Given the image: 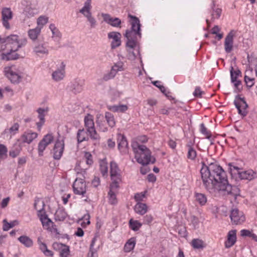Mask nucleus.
<instances>
[{
  "label": "nucleus",
  "mask_w": 257,
  "mask_h": 257,
  "mask_svg": "<svg viewBox=\"0 0 257 257\" xmlns=\"http://www.w3.org/2000/svg\"><path fill=\"white\" fill-rule=\"evenodd\" d=\"M8 149L6 146L3 144H0V159H6L8 157Z\"/></svg>",
  "instance_id": "37998d69"
},
{
  "label": "nucleus",
  "mask_w": 257,
  "mask_h": 257,
  "mask_svg": "<svg viewBox=\"0 0 257 257\" xmlns=\"http://www.w3.org/2000/svg\"><path fill=\"white\" fill-rule=\"evenodd\" d=\"M190 221L195 228L198 227L199 221L198 218L197 217L195 216L194 215L191 216L190 217Z\"/></svg>",
  "instance_id": "052dcab7"
},
{
  "label": "nucleus",
  "mask_w": 257,
  "mask_h": 257,
  "mask_svg": "<svg viewBox=\"0 0 257 257\" xmlns=\"http://www.w3.org/2000/svg\"><path fill=\"white\" fill-rule=\"evenodd\" d=\"M96 239V237H94L91 240V242L90 245L89 252L88 253V257H95V254L97 252V249L98 248V246H97V248L94 247V244Z\"/></svg>",
  "instance_id": "e433bc0d"
},
{
  "label": "nucleus",
  "mask_w": 257,
  "mask_h": 257,
  "mask_svg": "<svg viewBox=\"0 0 257 257\" xmlns=\"http://www.w3.org/2000/svg\"><path fill=\"white\" fill-rule=\"evenodd\" d=\"M42 27H37L36 28L30 29L28 31V34L29 37L33 42H35L38 36L40 34Z\"/></svg>",
  "instance_id": "bb28decb"
},
{
  "label": "nucleus",
  "mask_w": 257,
  "mask_h": 257,
  "mask_svg": "<svg viewBox=\"0 0 257 257\" xmlns=\"http://www.w3.org/2000/svg\"><path fill=\"white\" fill-rule=\"evenodd\" d=\"M20 148L16 149V150H11L9 152V155L12 158H15L19 155L20 152Z\"/></svg>",
  "instance_id": "338daca9"
},
{
  "label": "nucleus",
  "mask_w": 257,
  "mask_h": 257,
  "mask_svg": "<svg viewBox=\"0 0 257 257\" xmlns=\"http://www.w3.org/2000/svg\"><path fill=\"white\" fill-rule=\"evenodd\" d=\"M219 187L216 191V193H221L223 195H231L234 197V200L236 199L237 196H239L240 190L236 186H232L228 184V180H227L226 184L224 183Z\"/></svg>",
  "instance_id": "6e6552de"
},
{
  "label": "nucleus",
  "mask_w": 257,
  "mask_h": 257,
  "mask_svg": "<svg viewBox=\"0 0 257 257\" xmlns=\"http://www.w3.org/2000/svg\"><path fill=\"white\" fill-rule=\"evenodd\" d=\"M117 140L118 150L122 154L127 153L128 152V143L125 137L120 134H118Z\"/></svg>",
  "instance_id": "f3484780"
},
{
  "label": "nucleus",
  "mask_w": 257,
  "mask_h": 257,
  "mask_svg": "<svg viewBox=\"0 0 257 257\" xmlns=\"http://www.w3.org/2000/svg\"><path fill=\"white\" fill-rule=\"evenodd\" d=\"M221 13V10L220 9L217 8L215 10H213L211 14L212 19L214 20L215 19H218L220 16Z\"/></svg>",
  "instance_id": "bf43d9fd"
},
{
  "label": "nucleus",
  "mask_w": 257,
  "mask_h": 257,
  "mask_svg": "<svg viewBox=\"0 0 257 257\" xmlns=\"http://www.w3.org/2000/svg\"><path fill=\"white\" fill-rule=\"evenodd\" d=\"M200 174L203 185L211 193H216L222 184L227 182L226 173L222 168L215 163H210L208 166L202 163Z\"/></svg>",
  "instance_id": "f257e3e1"
},
{
  "label": "nucleus",
  "mask_w": 257,
  "mask_h": 257,
  "mask_svg": "<svg viewBox=\"0 0 257 257\" xmlns=\"http://www.w3.org/2000/svg\"><path fill=\"white\" fill-rule=\"evenodd\" d=\"M230 171L231 175L237 174L239 178L241 180H251L254 178L255 173L252 170H248L246 171H241V169L237 166H234L232 164H229Z\"/></svg>",
  "instance_id": "423d86ee"
},
{
  "label": "nucleus",
  "mask_w": 257,
  "mask_h": 257,
  "mask_svg": "<svg viewBox=\"0 0 257 257\" xmlns=\"http://www.w3.org/2000/svg\"><path fill=\"white\" fill-rule=\"evenodd\" d=\"M44 207L45 203L44 201L40 200H35L34 208L38 211V215L43 227L56 234H59L57 229L54 227V222L48 218V215L46 214Z\"/></svg>",
  "instance_id": "20e7f679"
},
{
  "label": "nucleus",
  "mask_w": 257,
  "mask_h": 257,
  "mask_svg": "<svg viewBox=\"0 0 257 257\" xmlns=\"http://www.w3.org/2000/svg\"><path fill=\"white\" fill-rule=\"evenodd\" d=\"M38 134L36 133L32 132L31 131L25 132L21 137L22 143L30 144L32 141L37 138Z\"/></svg>",
  "instance_id": "412c9836"
},
{
  "label": "nucleus",
  "mask_w": 257,
  "mask_h": 257,
  "mask_svg": "<svg viewBox=\"0 0 257 257\" xmlns=\"http://www.w3.org/2000/svg\"><path fill=\"white\" fill-rule=\"evenodd\" d=\"M236 241V230H232L228 232L227 234V239L225 242V246L226 248H229L233 246Z\"/></svg>",
  "instance_id": "5701e85b"
},
{
  "label": "nucleus",
  "mask_w": 257,
  "mask_h": 257,
  "mask_svg": "<svg viewBox=\"0 0 257 257\" xmlns=\"http://www.w3.org/2000/svg\"><path fill=\"white\" fill-rule=\"evenodd\" d=\"M73 188L75 194L84 196L86 193V184L82 179H76L73 183Z\"/></svg>",
  "instance_id": "4468645a"
},
{
  "label": "nucleus",
  "mask_w": 257,
  "mask_h": 257,
  "mask_svg": "<svg viewBox=\"0 0 257 257\" xmlns=\"http://www.w3.org/2000/svg\"><path fill=\"white\" fill-rule=\"evenodd\" d=\"M86 159V162L88 165H91L93 163L92 156L89 152H86L84 155Z\"/></svg>",
  "instance_id": "680f3d73"
},
{
  "label": "nucleus",
  "mask_w": 257,
  "mask_h": 257,
  "mask_svg": "<svg viewBox=\"0 0 257 257\" xmlns=\"http://www.w3.org/2000/svg\"><path fill=\"white\" fill-rule=\"evenodd\" d=\"M230 217L232 223L235 225L240 224L245 220L243 212L237 208H234L231 210Z\"/></svg>",
  "instance_id": "f8f14e48"
},
{
  "label": "nucleus",
  "mask_w": 257,
  "mask_h": 257,
  "mask_svg": "<svg viewBox=\"0 0 257 257\" xmlns=\"http://www.w3.org/2000/svg\"><path fill=\"white\" fill-rule=\"evenodd\" d=\"M6 57L8 60H15L18 58L19 55L17 53L12 54L11 53H8Z\"/></svg>",
  "instance_id": "774afa93"
},
{
  "label": "nucleus",
  "mask_w": 257,
  "mask_h": 257,
  "mask_svg": "<svg viewBox=\"0 0 257 257\" xmlns=\"http://www.w3.org/2000/svg\"><path fill=\"white\" fill-rule=\"evenodd\" d=\"M91 0H86L84 3L83 7L80 10L79 12L87 18L91 28H94L97 25V22L95 19L92 16L90 12Z\"/></svg>",
  "instance_id": "0eeeda50"
},
{
  "label": "nucleus",
  "mask_w": 257,
  "mask_h": 257,
  "mask_svg": "<svg viewBox=\"0 0 257 257\" xmlns=\"http://www.w3.org/2000/svg\"><path fill=\"white\" fill-rule=\"evenodd\" d=\"M102 17L103 18V20L106 23L113 27H118L121 24V22L119 19L117 18H112L109 14H102Z\"/></svg>",
  "instance_id": "aec40b11"
},
{
  "label": "nucleus",
  "mask_w": 257,
  "mask_h": 257,
  "mask_svg": "<svg viewBox=\"0 0 257 257\" xmlns=\"http://www.w3.org/2000/svg\"><path fill=\"white\" fill-rule=\"evenodd\" d=\"M100 171L103 176L107 174L108 167L106 163H102L100 164Z\"/></svg>",
  "instance_id": "13d9d810"
},
{
  "label": "nucleus",
  "mask_w": 257,
  "mask_h": 257,
  "mask_svg": "<svg viewBox=\"0 0 257 257\" xmlns=\"http://www.w3.org/2000/svg\"><path fill=\"white\" fill-rule=\"evenodd\" d=\"M153 220V217L151 214H147L144 217L143 223L146 224H149Z\"/></svg>",
  "instance_id": "e2e57ef3"
},
{
  "label": "nucleus",
  "mask_w": 257,
  "mask_h": 257,
  "mask_svg": "<svg viewBox=\"0 0 257 257\" xmlns=\"http://www.w3.org/2000/svg\"><path fill=\"white\" fill-rule=\"evenodd\" d=\"M48 18L45 16H40L37 20L38 27H43L46 24L48 23Z\"/></svg>",
  "instance_id": "09e8293b"
},
{
  "label": "nucleus",
  "mask_w": 257,
  "mask_h": 257,
  "mask_svg": "<svg viewBox=\"0 0 257 257\" xmlns=\"http://www.w3.org/2000/svg\"><path fill=\"white\" fill-rule=\"evenodd\" d=\"M131 18L130 24L131 28L126 30L124 37L126 38V46L132 49L137 46L138 37H141L140 32L141 24L139 19L136 16L128 15Z\"/></svg>",
  "instance_id": "f03ea898"
},
{
  "label": "nucleus",
  "mask_w": 257,
  "mask_h": 257,
  "mask_svg": "<svg viewBox=\"0 0 257 257\" xmlns=\"http://www.w3.org/2000/svg\"><path fill=\"white\" fill-rule=\"evenodd\" d=\"M254 78H251L247 76H244V81L246 83L247 87L250 88L254 85Z\"/></svg>",
  "instance_id": "4d7b16f0"
},
{
  "label": "nucleus",
  "mask_w": 257,
  "mask_h": 257,
  "mask_svg": "<svg viewBox=\"0 0 257 257\" xmlns=\"http://www.w3.org/2000/svg\"><path fill=\"white\" fill-rule=\"evenodd\" d=\"M118 188H112L111 187V184L110 185V190L108 192V195L109 196V202L112 205L116 204L117 202V200L116 197L115 191L117 190Z\"/></svg>",
  "instance_id": "2f4dec72"
},
{
  "label": "nucleus",
  "mask_w": 257,
  "mask_h": 257,
  "mask_svg": "<svg viewBox=\"0 0 257 257\" xmlns=\"http://www.w3.org/2000/svg\"><path fill=\"white\" fill-rule=\"evenodd\" d=\"M235 32L231 30L226 36L224 41V50L227 53H229L233 49V37Z\"/></svg>",
  "instance_id": "a211bd4d"
},
{
  "label": "nucleus",
  "mask_w": 257,
  "mask_h": 257,
  "mask_svg": "<svg viewBox=\"0 0 257 257\" xmlns=\"http://www.w3.org/2000/svg\"><path fill=\"white\" fill-rule=\"evenodd\" d=\"M195 197L196 201L201 206L204 205L207 202V197L204 194L195 193Z\"/></svg>",
  "instance_id": "473e14b6"
},
{
  "label": "nucleus",
  "mask_w": 257,
  "mask_h": 257,
  "mask_svg": "<svg viewBox=\"0 0 257 257\" xmlns=\"http://www.w3.org/2000/svg\"><path fill=\"white\" fill-rule=\"evenodd\" d=\"M64 148V142L63 139L62 140H58L54 145L53 148V157L55 160H59L63 154Z\"/></svg>",
  "instance_id": "2eb2a0df"
},
{
  "label": "nucleus",
  "mask_w": 257,
  "mask_h": 257,
  "mask_svg": "<svg viewBox=\"0 0 257 257\" xmlns=\"http://www.w3.org/2000/svg\"><path fill=\"white\" fill-rule=\"evenodd\" d=\"M4 71L6 76L12 83H18L20 82L21 79V73L15 66L6 67Z\"/></svg>",
  "instance_id": "9d476101"
},
{
  "label": "nucleus",
  "mask_w": 257,
  "mask_h": 257,
  "mask_svg": "<svg viewBox=\"0 0 257 257\" xmlns=\"http://www.w3.org/2000/svg\"><path fill=\"white\" fill-rule=\"evenodd\" d=\"M105 118L109 126L113 127L115 125L114 117L112 113L109 112H106Z\"/></svg>",
  "instance_id": "f704fd0d"
},
{
  "label": "nucleus",
  "mask_w": 257,
  "mask_h": 257,
  "mask_svg": "<svg viewBox=\"0 0 257 257\" xmlns=\"http://www.w3.org/2000/svg\"><path fill=\"white\" fill-rule=\"evenodd\" d=\"M160 82L159 81H154L153 82V84L155 85L156 86H157V87H158L160 91L163 93L166 96H167L168 97H169L170 99H173V98H172L171 96H169L168 94H167L166 93V88L160 84Z\"/></svg>",
  "instance_id": "de8ad7c7"
},
{
  "label": "nucleus",
  "mask_w": 257,
  "mask_h": 257,
  "mask_svg": "<svg viewBox=\"0 0 257 257\" xmlns=\"http://www.w3.org/2000/svg\"><path fill=\"white\" fill-rule=\"evenodd\" d=\"M27 43V40L26 38H23L20 40H18V44H17L16 47L15 48V52L17 51L20 48L24 46Z\"/></svg>",
  "instance_id": "864d4df0"
},
{
  "label": "nucleus",
  "mask_w": 257,
  "mask_h": 257,
  "mask_svg": "<svg viewBox=\"0 0 257 257\" xmlns=\"http://www.w3.org/2000/svg\"><path fill=\"white\" fill-rule=\"evenodd\" d=\"M200 132L202 134L206 136L207 139H210L211 138L210 132L207 130L203 123L200 124Z\"/></svg>",
  "instance_id": "603ef678"
},
{
  "label": "nucleus",
  "mask_w": 257,
  "mask_h": 257,
  "mask_svg": "<svg viewBox=\"0 0 257 257\" xmlns=\"http://www.w3.org/2000/svg\"><path fill=\"white\" fill-rule=\"evenodd\" d=\"M89 219L90 215L88 213H87L85 214L81 219H80L79 222H80L81 226L85 227L87 225H89L90 223Z\"/></svg>",
  "instance_id": "a18cd8bd"
},
{
  "label": "nucleus",
  "mask_w": 257,
  "mask_h": 257,
  "mask_svg": "<svg viewBox=\"0 0 257 257\" xmlns=\"http://www.w3.org/2000/svg\"><path fill=\"white\" fill-rule=\"evenodd\" d=\"M3 230L4 231H8L10 228H13L16 225L19 224V222L17 220H14L10 223L8 222L6 219H4L3 221Z\"/></svg>",
  "instance_id": "58836bf2"
},
{
  "label": "nucleus",
  "mask_w": 257,
  "mask_h": 257,
  "mask_svg": "<svg viewBox=\"0 0 257 257\" xmlns=\"http://www.w3.org/2000/svg\"><path fill=\"white\" fill-rule=\"evenodd\" d=\"M135 239L134 238H130L124 245V251L126 252L131 251L135 247Z\"/></svg>",
  "instance_id": "72a5a7b5"
},
{
  "label": "nucleus",
  "mask_w": 257,
  "mask_h": 257,
  "mask_svg": "<svg viewBox=\"0 0 257 257\" xmlns=\"http://www.w3.org/2000/svg\"><path fill=\"white\" fill-rule=\"evenodd\" d=\"M230 72L231 82L235 81V80H237L238 76L241 75V71L239 69L234 70L232 66H231Z\"/></svg>",
  "instance_id": "a19ab883"
},
{
  "label": "nucleus",
  "mask_w": 257,
  "mask_h": 257,
  "mask_svg": "<svg viewBox=\"0 0 257 257\" xmlns=\"http://www.w3.org/2000/svg\"><path fill=\"white\" fill-rule=\"evenodd\" d=\"M107 108L114 112H121L123 113L128 109V107L125 104H118V105H108Z\"/></svg>",
  "instance_id": "cd10ccee"
},
{
  "label": "nucleus",
  "mask_w": 257,
  "mask_h": 257,
  "mask_svg": "<svg viewBox=\"0 0 257 257\" xmlns=\"http://www.w3.org/2000/svg\"><path fill=\"white\" fill-rule=\"evenodd\" d=\"M64 66V65H63L61 69H58L52 73V77L55 81H60L64 78L65 73Z\"/></svg>",
  "instance_id": "393cba45"
},
{
  "label": "nucleus",
  "mask_w": 257,
  "mask_h": 257,
  "mask_svg": "<svg viewBox=\"0 0 257 257\" xmlns=\"http://www.w3.org/2000/svg\"><path fill=\"white\" fill-rule=\"evenodd\" d=\"M18 240L27 247H30L33 244V241L29 236L22 235L18 238Z\"/></svg>",
  "instance_id": "7c9ffc66"
},
{
  "label": "nucleus",
  "mask_w": 257,
  "mask_h": 257,
  "mask_svg": "<svg viewBox=\"0 0 257 257\" xmlns=\"http://www.w3.org/2000/svg\"><path fill=\"white\" fill-rule=\"evenodd\" d=\"M38 243L39 244L40 249L43 252H44V251L47 249V246L46 244L45 243L41 241V238L40 237H39L38 239Z\"/></svg>",
  "instance_id": "0e129e2a"
},
{
  "label": "nucleus",
  "mask_w": 257,
  "mask_h": 257,
  "mask_svg": "<svg viewBox=\"0 0 257 257\" xmlns=\"http://www.w3.org/2000/svg\"><path fill=\"white\" fill-rule=\"evenodd\" d=\"M234 104L237 109L239 114L242 116H245L247 115L248 105L244 98H241L239 95H236L234 101Z\"/></svg>",
  "instance_id": "9b49d317"
},
{
  "label": "nucleus",
  "mask_w": 257,
  "mask_h": 257,
  "mask_svg": "<svg viewBox=\"0 0 257 257\" xmlns=\"http://www.w3.org/2000/svg\"><path fill=\"white\" fill-rule=\"evenodd\" d=\"M32 3H30V5L27 6V7L25 8L24 12L25 13V15L28 17H32L34 16L35 14H37V10L35 8H33L31 7Z\"/></svg>",
  "instance_id": "c9c22d12"
},
{
  "label": "nucleus",
  "mask_w": 257,
  "mask_h": 257,
  "mask_svg": "<svg viewBox=\"0 0 257 257\" xmlns=\"http://www.w3.org/2000/svg\"><path fill=\"white\" fill-rule=\"evenodd\" d=\"M84 121L85 127L88 132L90 139L96 142L99 141L100 137L95 130L93 116L88 114L84 117Z\"/></svg>",
  "instance_id": "39448f33"
},
{
  "label": "nucleus",
  "mask_w": 257,
  "mask_h": 257,
  "mask_svg": "<svg viewBox=\"0 0 257 257\" xmlns=\"http://www.w3.org/2000/svg\"><path fill=\"white\" fill-rule=\"evenodd\" d=\"M130 227L134 231H138L142 226V224L138 220L131 219L129 221Z\"/></svg>",
  "instance_id": "79ce46f5"
},
{
  "label": "nucleus",
  "mask_w": 257,
  "mask_h": 257,
  "mask_svg": "<svg viewBox=\"0 0 257 257\" xmlns=\"http://www.w3.org/2000/svg\"><path fill=\"white\" fill-rule=\"evenodd\" d=\"M192 245L194 248H202L204 247L203 241L199 239H193L192 240Z\"/></svg>",
  "instance_id": "c03bdc74"
},
{
  "label": "nucleus",
  "mask_w": 257,
  "mask_h": 257,
  "mask_svg": "<svg viewBox=\"0 0 257 257\" xmlns=\"http://www.w3.org/2000/svg\"><path fill=\"white\" fill-rule=\"evenodd\" d=\"M89 138L90 139L87 130H85L84 128H82L78 130L77 133L78 144H80L84 141H88Z\"/></svg>",
  "instance_id": "b1692460"
},
{
  "label": "nucleus",
  "mask_w": 257,
  "mask_h": 257,
  "mask_svg": "<svg viewBox=\"0 0 257 257\" xmlns=\"http://www.w3.org/2000/svg\"><path fill=\"white\" fill-rule=\"evenodd\" d=\"M34 51L38 54H44L48 53V49L44 47L43 44H39L38 45L35 46L34 48Z\"/></svg>",
  "instance_id": "4c0bfd02"
},
{
  "label": "nucleus",
  "mask_w": 257,
  "mask_h": 257,
  "mask_svg": "<svg viewBox=\"0 0 257 257\" xmlns=\"http://www.w3.org/2000/svg\"><path fill=\"white\" fill-rule=\"evenodd\" d=\"M19 124L16 122L9 129V131L10 134L14 135L19 131Z\"/></svg>",
  "instance_id": "6e6d98bb"
},
{
  "label": "nucleus",
  "mask_w": 257,
  "mask_h": 257,
  "mask_svg": "<svg viewBox=\"0 0 257 257\" xmlns=\"http://www.w3.org/2000/svg\"><path fill=\"white\" fill-rule=\"evenodd\" d=\"M49 28L51 30L53 36L52 37L58 38L60 39L61 37V33L59 30L55 27L54 24H51L49 26Z\"/></svg>",
  "instance_id": "ea45409f"
},
{
  "label": "nucleus",
  "mask_w": 257,
  "mask_h": 257,
  "mask_svg": "<svg viewBox=\"0 0 257 257\" xmlns=\"http://www.w3.org/2000/svg\"><path fill=\"white\" fill-rule=\"evenodd\" d=\"M53 140L54 137L51 134H47L44 137L38 144V151L39 156L43 155L44 151L49 145L53 142Z\"/></svg>",
  "instance_id": "ddd939ff"
},
{
  "label": "nucleus",
  "mask_w": 257,
  "mask_h": 257,
  "mask_svg": "<svg viewBox=\"0 0 257 257\" xmlns=\"http://www.w3.org/2000/svg\"><path fill=\"white\" fill-rule=\"evenodd\" d=\"M116 74L115 71H114L111 69L110 72L104 75L103 80L105 81H108L114 78Z\"/></svg>",
  "instance_id": "8fccbe9b"
},
{
  "label": "nucleus",
  "mask_w": 257,
  "mask_h": 257,
  "mask_svg": "<svg viewBox=\"0 0 257 257\" xmlns=\"http://www.w3.org/2000/svg\"><path fill=\"white\" fill-rule=\"evenodd\" d=\"M108 38L112 39L111 43V48L115 49L121 45V34L119 32H111L108 34Z\"/></svg>",
  "instance_id": "6ab92c4d"
},
{
  "label": "nucleus",
  "mask_w": 257,
  "mask_h": 257,
  "mask_svg": "<svg viewBox=\"0 0 257 257\" xmlns=\"http://www.w3.org/2000/svg\"><path fill=\"white\" fill-rule=\"evenodd\" d=\"M147 209L148 207L147 205L141 202L137 203L134 207L135 212L141 215L145 214L147 212Z\"/></svg>",
  "instance_id": "c85d7f7f"
},
{
  "label": "nucleus",
  "mask_w": 257,
  "mask_h": 257,
  "mask_svg": "<svg viewBox=\"0 0 257 257\" xmlns=\"http://www.w3.org/2000/svg\"><path fill=\"white\" fill-rule=\"evenodd\" d=\"M67 216V214L65 209L63 208H59L55 212V219L56 221H61L64 220Z\"/></svg>",
  "instance_id": "c756f323"
},
{
  "label": "nucleus",
  "mask_w": 257,
  "mask_h": 257,
  "mask_svg": "<svg viewBox=\"0 0 257 257\" xmlns=\"http://www.w3.org/2000/svg\"><path fill=\"white\" fill-rule=\"evenodd\" d=\"M123 63L122 62H118L117 63L115 64L111 68V69L114 71H115V73L119 71L123 70Z\"/></svg>",
  "instance_id": "3c124183"
},
{
  "label": "nucleus",
  "mask_w": 257,
  "mask_h": 257,
  "mask_svg": "<svg viewBox=\"0 0 257 257\" xmlns=\"http://www.w3.org/2000/svg\"><path fill=\"white\" fill-rule=\"evenodd\" d=\"M53 247L54 248H56L57 247H63V248L61 249L60 253V255L61 257H68V256L69 254L70 250H69V247L68 246H67L66 245H64L62 243H54L53 244Z\"/></svg>",
  "instance_id": "a878e982"
},
{
  "label": "nucleus",
  "mask_w": 257,
  "mask_h": 257,
  "mask_svg": "<svg viewBox=\"0 0 257 257\" xmlns=\"http://www.w3.org/2000/svg\"><path fill=\"white\" fill-rule=\"evenodd\" d=\"M196 157V152L192 147H190L188 150L187 157L191 160H194Z\"/></svg>",
  "instance_id": "5fc2aeb1"
},
{
  "label": "nucleus",
  "mask_w": 257,
  "mask_h": 257,
  "mask_svg": "<svg viewBox=\"0 0 257 257\" xmlns=\"http://www.w3.org/2000/svg\"><path fill=\"white\" fill-rule=\"evenodd\" d=\"M2 16L4 27L7 29H10V25L9 22L12 19V12L9 8H4L2 12Z\"/></svg>",
  "instance_id": "dca6fc26"
},
{
  "label": "nucleus",
  "mask_w": 257,
  "mask_h": 257,
  "mask_svg": "<svg viewBox=\"0 0 257 257\" xmlns=\"http://www.w3.org/2000/svg\"><path fill=\"white\" fill-rule=\"evenodd\" d=\"M83 80L76 79L70 85V89L74 93H80L83 89Z\"/></svg>",
  "instance_id": "4be33fe9"
},
{
  "label": "nucleus",
  "mask_w": 257,
  "mask_h": 257,
  "mask_svg": "<svg viewBox=\"0 0 257 257\" xmlns=\"http://www.w3.org/2000/svg\"><path fill=\"white\" fill-rule=\"evenodd\" d=\"M48 109L47 108H39L37 111L38 113V118L40 119V120H45V116L46 115V113L48 112Z\"/></svg>",
  "instance_id": "49530a36"
},
{
  "label": "nucleus",
  "mask_w": 257,
  "mask_h": 257,
  "mask_svg": "<svg viewBox=\"0 0 257 257\" xmlns=\"http://www.w3.org/2000/svg\"><path fill=\"white\" fill-rule=\"evenodd\" d=\"M132 147L135 155V157L139 164L145 166L155 162V159L152 157L150 150L146 146L136 142L132 143Z\"/></svg>",
  "instance_id": "7ed1b4c3"
},
{
  "label": "nucleus",
  "mask_w": 257,
  "mask_h": 257,
  "mask_svg": "<svg viewBox=\"0 0 257 257\" xmlns=\"http://www.w3.org/2000/svg\"><path fill=\"white\" fill-rule=\"evenodd\" d=\"M110 176L112 180L111 187L118 188V183L121 181V176L119 169L117 164L114 162L110 163Z\"/></svg>",
  "instance_id": "1a4fd4ad"
},
{
  "label": "nucleus",
  "mask_w": 257,
  "mask_h": 257,
  "mask_svg": "<svg viewBox=\"0 0 257 257\" xmlns=\"http://www.w3.org/2000/svg\"><path fill=\"white\" fill-rule=\"evenodd\" d=\"M145 196V192H141L137 193L135 195V199L136 201L140 202L142 201Z\"/></svg>",
  "instance_id": "69168bd1"
}]
</instances>
